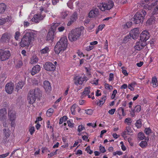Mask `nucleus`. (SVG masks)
Listing matches in <instances>:
<instances>
[{
    "instance_id": "63",
    "label": "nucleus",
    "mask_w": 158,
    "mask_h": 158,
    "mask_svg": "<svg viewBox=\"0 0 158 158\" xmlns=\"http://www.w3.org/2000/svg\"><path fill=\"white\" fill-rule=\"evenodd\" d=\"M6 22L5 18H2L0 19V25H2Z\"/></svg>"
},
{
    "instance_id": "56",
    "label": "nucleus",
    "mask_w": 158,
    "mask_h": 158,
    "mask_svg": "<svg viewBox=\"0 0 158 158\" xmlns=\"http://www.w3.org/2000/svg\"><path fill=\"white\" fill-rule=\"evenodd\" d=\"M7 76L6 74L3 73L1 75L0 77L2 81H4L6 79Z\"/></svg>"
},
{
    "instance_id": "49",
    "label": "nucleus",
    "mask_w": 158,
    "mask_h": 158,
    "mask_svg": "<svg viewBox=\"0 0 158 158\" xmlns=\"http://www.w3.org/2000/svg\"><path fill=\"white\" fill-rule=\"evenodd\" d=\"M144 132L146 135H148L151 133L152 130L150 128H147L145 129Z\"/></svg>"
},
{
    "instance_id": "23",
    "label": "nucleus",
    "mask_w": 158,
    "mask_h": 158,
    "mask_svg": "<svg viewBox=\"0 0 158 158\" xmlns=\"http://www.w3.org/2000/svg\"><path fill=\"white\" fill-rule=\"evenodd\" d=\"M3 135H4L3 139L6 140L7 139L9 138L10 135V131L9 129H4L3 130Z\"/></svg>"
},
{
    "instance_id": "19",
    "label": "nucleus",
    "mask_w": 158,
    "mask_h": 158,
    "mask_svg": "<svg viewBox=\"0 0 158 158\" xmlns=\"http://www.w3.org/2000/svg\"><path fill=\"white\" fill-rule=\"evenodd\" d=\"M99 14V11L97 9H95L90 11L89 14V17L90 18L97 17Z\"/></svg>"
},
{
    "instance_id": "38",
    "label": "nucleus",
    "mask_w": 158,
    "mask_h": 158,
    "mask_svg": "<svg viewBox=\"0 0 158 158\" xmlns=\"http://www.w3.org/2000/svg\"><path fill=\"white\" fill-rule=\"evenodd\" d=\"M67 118V116H64L62 117L59 120V124H62L63 122H65Z\"/></svg>"
},
{
    "instance_id": "11",
    "label": "nucleus",
    "mask_w": 158,
    "mask_h": 158,
    "mask_svg": "<svg viewBox=\"0 0 158 158\" xmlns=\"http://www.w3.org/2000/svg\"><path fill=\"white\" fill-rule=\"evenodd\" d=\"M10 56V51L7 50H1L0 60L5 61L8 59Z\"/></svg>"
},
{
    "instance_id": "1",
    "label": "nucleus",
    "mask_w": 158,
    "mask_h": 158,
    "mask_svg": "<svg viewBox=\"0 0 158 158\" xmlns=\"http://www.w3.org/2000/svg\"><path fill=\"white\" fill-rule=\"evenodd\" d=\"M67 42L68 40L66 36L61 37L54 47V50L55 53L58 54L60 52L64 51L67 47Z\"/></svg>"
},
{
    "instance_id": "3",
    "label": "nucleus",
    "mask_w": 158,
    "mask_h": 158,
    "mask_svg": "<svg viewBox=\"0 0 158 158\" xmlns=\"http://www.w3.org/2000/svg\"><path fill=\"white\" fill-rule=\"evenodd\" d=\"M146 15V12L145 10L137 12L134 17V23L135 24L143 23Z\"/></svg>"
},
{
    "instance_id": "18",
    "label": "nucleus",
    "mask_w": 158,
    "mask_h": 158,
    "mask_svg": "<svg viewBox=\"0 0 158 158\" xmlns=\"http://www.w3.org/2000/svg\"><path fill=\"white\" fill-rule=\"evenodd\" d=\"M14 88L13 83L10 82L6 84L5 86L6 92L9 94H11L13 92Z\"/></svg>"
},
{
    "instance_id": "9",
    "label": "nucleus",
    "mask_w": 158,
    "mask_h": 158,
    "mask_svg": "<svg viewBox=\"0 0 158 158\" xmlns=\"http://www.w3.org/2000/svg\"><path fill=\"white\" fill-rule=\"evenodd\" d=\"M11 35L8 33L3 34L0 39V41L3 43L9 44L11 40Z\"/></svg>"
},
{
    "instance_id": "45",
    "label": "nucleus",
    "mask_w": 158,
    "mask_h": 158,
    "mask_svg": "<svg viewBox=\"0 0 158 158\" xmlns=\"http://www.w3.org/2000/svg\"><path fill=\"white\" fill-rule=\"evenodd\" d=\"M138 138L141 140L144 139L145 137L144 133L141 132H140L138 134Z\"/></svg>"
},
{
    "instance_id": "8",
    "label": "nucleus",
    "mask_w": 158,
    "mask_h": 158,
    "mask_svg": "<svg viewBox=\"0 0 158 158\" xmlns=\"http://www.w3.org/2000/svg\"><path fill=\"white\" fill-rule=\"evenodd\" d=\"M8 114L9 119L11 122V126L14 129L15 126V122L16 118V113L14 111L10 110L8 112Z\"/></svg>"
},
{
    "instance_id": "50",
    "label": "nucleus",
    "mask_w": 158,
    "mask_h": 158,
    "mask_svg": "<svg viewBox=\"0 0 158 158\" xmlns=\"http://www.w3.org/2000/svg\"><path fill=\"white\" fill-rule=\"evenodd\" d=\"M85 129V127L82 125H79L78 126L77 131L80 132Z\"/></svg>"
},
{
    "instance_id": "2",
    "label": "nucleus",
    "mask_w": 158,
    "mask_h": 158,
    "mask_svg": "<svg viewBox=\"0 0 158 158\" xmlns=\"http://www.w3.org/2000/svg\"><path fill=\"white\" fill-rule=\"evenodd\" d=\"M42 96L41 91L38 88L30 90L28 95V100L31 104L34 103L36 98L39 99Z\"/></svg>"
},
{
    "instance_id": "59",
    "label": "nucleus",
    "mask_w": 158,
    "mask_h": 158,
    "mask_svg": "<svg viewBox=\"0 0 158 158\" xmlns=\"http://www.w3.org/2000/svg\"><path fill=\"white\" fill-rule=\"evenodd\" d=\"M10 154L9 152H8L4 154H3L0 155V156L1 158H5L9 154Z\"/></svg>"
},
{
    "instance_id": "27",
    "label": "nucleus",
    "mask_w": 158,
    "mask_h": 158,
    "mask_svg": "<svg viewBox=\"0 0 158 158\" xmlns=\"http://www.w3.org/2000/svg\"><path fill=\"white\" fill-rule=\"evenodd\" d=\"M90 88L89 87H86L85 88L81 95V97L82 98L87 96L90 93Z\"/></svg>"
},
{
    "instance_id": "62",
    "label": "nucleus",
    "mask_w": 158,
    "mask_h": 158,
    "mask_svg": "<svg viewBox=\"0 0 158 158\" xmlns=\"http://www.w3.org/2000/svg\"><path fill=\"white\" fill-rule=\"evenodd\" d=\"M85 151L87 153H89L90 154H91L93 153V151L90 150V148L89 147H87L85 149Z\"/></svg>"
},
{
    "instance_id": "22",
    "label": "nucleus",
    "mask_w": 158,
    "mask_h": 158,
    "mask_svg": "<svg viewBox=\"0 0 158 158\" xmlns=\"http://www.w3.org/2000/svg\"><path fill=\"white\" fill-rule=\"evenodd\" d=\"M40 66L39 65H36L34 66L32 69L31 74L33 76L38 73L40 70Z\"/></svg>"
},
{
    "instance_id": "39",
    "label": "nucleus",
    "mask_w": 158,
    "mask_h": 158,
    "mask_svg": "<svg viewBox=\"0 0 158 158\" xmlns=\"http://www.w3.org/2000/svg\"><path fill=\"white\" fill-rule=\"evenodd\" d=\"M133 110L135 112H139L141 110V106L139 105H137L134 107Z\"/></svg>"
},
{
    "instance_id": "30",
    "label": "nucleus",
    "mask_w": 158,
    "mask_h": 158,
    "mask_svg": "<svg viewBox=\"0 0 158 158\" xmlns=\"http://www.w3.org/2000/svg\"><path fill=\"white\" fill-rule=\"evenodd\" d=\"M24 85V83L23 81H20L18 82L16 85V89L18 91L20 89H22Z\"/></svg>"
},
{
    "instance_id": "12",
    "label": "nucleus",
    "mask_w": 158,
    "mask_h": 158,
    "mask_svg": "<svg viewBox=\"0 0 158 158\" xmlns=\"http://www.w3.org/2000/svg\"><path fill=\"white\" fill-rule=\"evenodd\" d=\"M6 114L7 112L6 109L4 108L0 110V121H4L3 125L5 127L8 126L6 123Z\"/></svg>"
},
{
    "instance_id": "6",
    "label": "nucleus",
    "mask_w": 158,
    "mask_h": 158,
    "mask_svg": "<svg viewBox=\"0 0 158 158\" xmlns=\"http://www.w3.org/2000/svg\"><path fill=\"white\" fill-rule=\"evenodd\" d=\"M87 77L85 75L82 77L79 75H75L73 77V82L76 85H81L84 81H87Z\"/></svg>"
},
{
    "instance_id": "47",
    "label": "nucleus",
    "mask_w": 158,
    "mask_h": 158,
    "mask_svg": "<svg viewBox=\"0 0 158 158\" xmlns=\"http://www.w3.org/2000/svg\"><path fill=\"white\" fill-rule=\"evenodd\" d=\"M5 18L6 19V22L10 21L11 22H13L14 21V19L11 17L7 16Z\"/></svg>"
},
{
    "instance_id": "60",
    "label": "nucleus",
    "mask_w": 158,
    "mask_h": 158,
    "mask_svg": "<svg viewBox=\"0 0 158 158\" xmlns=\"http://www.w3.org/2000/svg\"><path fill=\"white\" fill-rule=\"evenodd\" d=\"M99 150L100 152L102 153H104L106 151L105 148L102 146H100L99 147Z\"/></svg>"
},
{
    "instance_id": "53",
    "label": "nucleus",
    "mask_w": 158,
    "mask_h": 158,
    "mask_svg": "<svg viewBox=\"0 0 158 158\" xmlns=\"http://www.w3.org/2000/svg\"><path fill=\"white\" fill-rule=\"evenodd\" d=\"M105 25L104 24L99 25L98 27V30L96 31V33L97 34L98 31H102V29L104 28V27H105Z\"/></svg>"
},
{
    "instance_id": "25",
    "label": "nucleus",
    "mask_w": 158,
    "mask_h": 158,
    "mask_svg": "<svg viewBox=\"0 0 158 158\" xmlns=\"http://www.w3.org/2000/svg\"><path fill=\"white\" fill-rule=\"evenodd\" d=\"M60 23H55L52 24L49 31L53 32L54 33L56 32V28L60 25Z\"/></svg>"
},
{
    "instance_id": "4",
    "label": "nucleus",
    "mask_w": 158,
    "mask_h": 158,
    "mask_svg": "<svg viewBox=\"0 0 158 158\" xmlns=\"http://www.w3.org/2000/svg\"><path fill=\"white\" fill-rule=\"evenodd\" d=\"M40 12L34 15L31 19V21L35 23H38L40 20L43 19L45 16L46 11L43 7L40 9Z\"/></svg>"
},
{
    "instance_id": "10",
    "label": "nucleus",
    "mask_w": 158,
    "mask_h": 158,
    "mask_svg": "<svg viewBox=\"0 0 158 158\" xmlns=\"http://www.w3.org/2000/svg\"><path fill=\"white\" fill-rule=\"evenodd\" d=\"M24 33L25 34L24 36L31 40L34 39L35 35V32L34 30L30 29H26L24 31Z\"/></svg>"
},
{
    "instance_id": "34",
    "label": "nucleus",
    "mask_w": 158,
    "mask_h": 158,
    "mask_svg": "<svg viewBox=\"0 0 158 158\" xmlns=\"http://www.w3.org/2000/svg\"><path fill=\"white\" fill-rule=\"evenodd\" d=\"M77 105L74 104H73L71 107V110L72 113V114L73 115H75L76 113L75 109L77 108Z\"/></svg>"
},
{
    "instance_id": "36",
    "label": "nucleus",
    "mask_w": 158,
    "mask_h": 158,
    "mask_svg": "<svg viewBox=\"0 0 158 158\" xmlns=\"http://www.w3.org/2000/svg\"><path fill=\"white\" fill-rule=\"evenodd\" d=\"M53 111V109L52 108L49 109L47 111V115L48 117H50L52 115Z\"/></svg>"
},
{
    "instance_id": "17",
    "label": "nucleus",
    "mask_w": 158,
    "mask_h": 158,
    "mask_svg": "<svg viewBox=\"0 0 158 158\" xmlns=\"http://www.w3.org/2000/svg\"><path fill=\"white\" fill-rule=\"evenodd\" d=\"M139 33V29L136 28L133 29L130 32V36L133 39H137Z\"/></svg>"
},
{
    "instance_id": "28",
    "label": "nucleus",
    "mask_w": 158,
    "mask_h": 158,
    "mask_svg": "<svg viewBox=\"0 0 158 158\" xmlns=\"http://www.w3.org/2000/svg\"><path fill=\"white\" fill-rule=\"evenodd\" d=\"M4 143L6 146H8L11 145L12 143H13V137H9L8 139H7L6 140H4Z\"/></svg>"
},
{
    "instance_id": "54",
    "label": "nucleus",
    "mask_w": 158,
    "mask_h": 158,
    "mask_svg": "<svg viewBox=\"0 0 158 158\" xmlns=\"http://www.w3.org/2000/svg\"><path fill=\"white\" fill-rule=\"evenodd\" d=\"M114 75L112 73H110L109 75V81H112L114 79Z\"/></svg>"
},
{
    "instance_id": "58",
    "label": "nucleus",
    "mask_w": 158,
    "mask_h": 158,
    "mask_svg": "<svg viewBox=\"0 0 158 158\" xmlns=\"http://www.w3.org/2000/svg\"><path fill=\"white\" fill-rule=\"evenodd\" d=\"M94 48V46L92 45L87 46L85 48V50L87 51H89L92 50Z\"/></svg>"
},
{
    "instance_id": "29",
    "label": "nucleus",
    "mask_w": 158,
    "mask_h": 158,
    "mask_svg": "<svg viewBox=\"0 0 158 158\" xmlns=\"http://www.w3.org/2000/svg\"><path fill=\"white\" fill-rule=\"evenodd\" d=\"M38 60V58L36 55H33L31 58L30 63L31 64H34L37 63Z\"/></svg>"
},
{
    "instance_id": "21",
    "label": "nucleus",
    "mask_w": 158,
    "mask_h": 158,
    "mask_svg": "<svg viewBox=\"0 0 158 158\" xmlns=\"http://www.w3.org/2000/svg\"><path fill=\"white\" fill-rule=\"evenodd\" d=\"M43 86L46 92L49 91L51 90V86L49 82L48 81H44L43 83Z\"/></svg>"
},
{
    "instance_id": "33",
    "label": "nucleus",
    "mask_w": 158,
    "mask_h": 158,
    "mask_svg": "<svg viewBox=\"0 0 158 158\" xmlns=\"http://www.w3.org/2000/svg\"><path fill=\"white\" fill-rule=\"evenodd\" d=\"M6 5L4 3L0 4V13L4 12L6 9Z\"/></svg>"
},
{
    "instance_id": "5",
    "label": "nucleus",
    "mask_w": 158,
    "mask_h": 158,
    "mask_svg": "<svg viewBox=\"0 0 158 158\" xmlns=\"http://www.w3.org/2000/svg\"><path fill=\"white\" fill-rule=\"evenodd\" d=\"M82 30L80 28H77L73 30L69 34V38L71 41H75L80 37Z\"/></svg>"
},
{
    "instance_id": "16",
    "label": "nucleus",
    "mask_w": 158,
    "mask_h": 158,
    "mask_svg": "<svg viewBox=\"0 0 158 158\" xmlns=\"http://www.w3.org/2000/svg\"><path fill=\"white\" fill-rule=\"evenodd\" d=\"M31 41V40L29 38L23 36L20 42V46L23 48L28 47Z\"/></svg>"
},
{
    "instance_id": "13",
    "label": "nucleus",
    "mask_w": 158,
    "mask_h": 158,
    "mask_svg": "<svg viewBox=\"0 0 158 158\" xmlns=\"http://www.w3.org/2000/svg\"><path fill=\"white\" fill-rule=\"evenodd\" d=\"M44 69L47 71L52 72L56 69L55 65L50 62H47L44 65Z\"/></svg>"
},
{
    "instance_id": "61",
    "label": "nucleus",
    "mask_w": 158,
    "mask_h": 158,
    "mask_svg": "<svg viewBox=\"0 0 158 158\" xmlns=\"http://www.w3.org/2000/svg\"><path fill=\"white\" fill-rule=\"evenodd\" d=\"M23 65V63L21 61H19L16 65V67L18 68H20Z\"/></svg>"
},
{
    "instance_id": "26",
    "label": "nucleus",
    "mask_w": 158,
    "mask_h": 158,
    "mask_svg": "<svg viewBox=\"0 0 158 158\" xmlns=\"http://www.w3.org/2000/svg\"><path fill=\"white\" fill-rule=\"evenodd\" d=\"M133 131L130 127H127L124 131L123 132L124 135H132Z\"/></svg>"
},
{
    "instance_id": "42",
    "label": "nucleus",
    "mask_w": 158,
    "mask_h": 158,
    "mask_svg": "<svg viewBox=\"0 0 158 158\" xmlns=\"http://www.w3.org/2000/svg\"><path fill=\"white\" fill-rule=\"evenodd\" d=\"M85 113L89 115H92L93 112V110L91 109L85 110Z\"/></svg>"
},
{
    "instance_id": "51",
    "label": "nucleus",
    "mask_w": 158,
    "mask_h": 158,
    "mask_svg": "<svg viewBox=\"0 0 158 158\" xmlns=\"http://www.w3.org/2000/svg\"><path fill=\"white\" fill-rule=\"evenodd\" d=\"M20 35V33L19 31H16L15 33V38L16 40H18L19 39V37Z\"/></svg>"
},
{
    "instance_id": "20",
    "label": "nucleus",
    "mask_w": 158,
    "mask_h": 158,
    "mask_svg": "<svg viewBox=\"0 0 158 158\" xmlns=\"http://www.w3.org/2000/svg\"><path fill=\"white\" fill-rule=\"evenodd\" d=\"M77 19V14L75 12L71 16L70 19V20L68 23L67 25L70 26Z\"/></svg>"
},
{
    "instance_id": "48",
    "label": "nucleus",
    "mask_w": 158,
    "mask_h": 158,
    "mask_svg": "<svg viewBox=\"0 0 158 158\" xmlns=\"http://www.w3.org/2000/svg\"><path fill=\"white\" fill-rule=\"evenodd\" d=\"M123 154V152L120 151H117L115 152H114L113 153V155L114 156H115L116 155H118L119 156Z\"/></svg>"
},
{
    "instance_id": "31",
    "label": "nucleus",
    "mask_w": 158,
    "mask_h": 158,
    "mask_svg": "<svg viewBox=\"0 0 158 158\" xmlns=\"http://www.w3.org/2000/svg\"><path fill=\"white\" fill-rule=\"evenodd\" d=\"M50 51V50L49 47L48 46H46L44 48L40 50V52L41 54H48Z\"/></svg>"
},
{
    "instance_id": "35",
    "label": "nucleus",
    "mask_w": 158,
    "mask_h": 158,
    "mask_svg": "<svg viewBox=\"0 0 158 158\" xmlns=\"http://www.w3.org/2000/svg\"><path fill=\"white\" fill-rule=\"evenodd\" d=\"M142 124L140 119L137 120L135 123V126L137 128H140L142 127Z\"/></svg>"
},
{
    "instance_id": "24",
    "label": "nucleus",
    "mask_w": 158,
    "mask_h": 158,
    "mask_svg": "<svg viewBox=\"0 0 158 158\" xmlns=\"http://www.w3.org/2000/svg\"><path fill=\"white\" fill-rule=\"evenodd\" d=\"M55 34L50 31H49L46 36V40L47 41L51 40L52 41H53Z\"/></svg>"
},
{
    "instance_id": "43",
    "label": "nucleus",
    "mask_w": 158,
    "mask_h": 158,
    "mask_svg": "<svg viewBox=\"0 0 158 158\" xmlns=\"http://www.w3.org/2000/svg\"><path fill=\"white\" fill-rule=\"evenodd\" d=\"M125 123H127L128 125H131L132 122L131 118H126L125 121Z\"/></svg>"
},
{
    "instance_id": "41",
    "label": "nucleus",
    "mask_w": 158,
    "mask_h": 158,
    "mask_svg": "<svg viewBox=\"0 0 158 158\" xmlns=\"http://www.w3.org/2000/svg\"><path fill=\"white\" fill-rule=\"evenodd\" d=\"M74 0H69L67 3V5L71 9H73V1Z\"/></svg>"
},
{
    "instance_id": "40",
    "label": "nucleus",
    "mask_w": 158,
    "mask_h": 158,
    "mask_svg": "<svg viewBox=\"0 0 158 158\" xmlns=\"http://www.w3.org/2000/svg\"><path fill=\"white\" fill-rule=\"evenodd\" d=\"M29 131L30 132V134L31 135H32L35 131V127L34 126H29Z\"/></svg>"
},
{
    "instance_id": "7",
    "label": "nucleus",
    "mask_w": 158,
    "mask_h": 158,
    "mask_svg": "<svg viewBox=\"0 0 158 158\" xmlns=\"http://www.w3.org/2000/svg\"><path fill=\"white\" fill-rule=\"evenodd\" d=\"M113 2L111 0L108 1L106 3H102L100 6V9L102 11H104L106 10H110L113 6Z\"/></svg>"
},
{
    "instance_id": "55",
    "label": "nucleus",
    "mask_w": 158,
    "mask_h": 158,
    "mask_svg": "<svg viewBox=\"0 0 158 158\" xmlns=\"http://www.w3.org/2000/svg\"><path fill=\"white\" fill-rule=\"evenodd\" d=\"M68 14L66 11L63 12L61 13V16L63 18H65L68 15Z\"/></svg>"
},
{
    "instance_id": "15",
    "label": "nucleus",
    "mask_w": 158,
    "mask_h": 158,
    "mask_svg": "<svg viewBox=\"0 0 158 158\" xmlns=\"http://www.w3.org/2000/svg\"><path fill=\"white\" fill-rule=\"evenodd\" d=\"M147 44L146 43H145L140 40L139 41L137 42L135 46H134L135 49L137 51H140L143 49Z\"/></svg>"
},
{
    "instance_id": "57",
    "label": "nucleus",
    "mask_w": 158,
    "mask_h": 158,
    "mask_svg": "<svg viewBox=\"0 0 158 158\" xmlns=\"http://www.w3.org/2000/svg\"><path fill=\"white\" fill-rule=\"evenodd\" d=\"M67 123L69 127H74V123L71 122L70 120H67Z\"/></svg>"
},
{
    "instance_id": "52",
    "label": "nucleus",
    "mask_w": 158,
    "mask_h": 158,
    "mask_svg": "<svg viewBox=\"0 0 158 158\" xmlns=\"http://www.w3.org/2000/svg\"><path fill=\"white\" fill-rule=\"evenodd\" d=\"M104 85L105 88L106 89L111 90L113 89V87L112 85H110L107 83H105L104 84Z\"/></svg>"
},
{
    "instance_id": "64",
    "label": "nucleus",
    "mask_w": 158,
    "mask_h": 158,
    "mask_svg": "<svg viewBox=\"0 0 158 158\" xmlns=\"http://www.w3.org/2000/svg\"><path fill=\"white\" fill-rule=\"evenodd\" d=\"M115 111V109H112L109 111L108 113L110 114L113 115L114 114Z\"/></svg>"
},
{
    "instance_id": "37",
    "label": "nucleus",
    "mask_w": 158,
    "mask_h": 158,
    "mask_svg": "<svg viewBox=\"0 0 158 158\" xmlns=\"http://www.w3.org/2000/svg\"><path fill=\"white\" fill-rule=\"evenodd\" d=\"M148 145V143L146 141H142L139 143V146L142 148H145Z\"/></svg>"
},
{
    "instance_id": "46",
    "label": "nucleus",
    "mask_w": 158,
    "mask_h": 158,
    "mask_svg": "<svg viewBox=\"0 0 158 158\" xmlns=\"http://www.w3.org/2000/svg\"><path fill=\"white\" fill-rule=\"evenodd\" d=\"M117 93V91L116 89H115L113 90L112 94L111 96V98L112 99H114V98Z\"/></svg>"
},
{
    "instance_id": "14",
    "label": "nucleus",
    "mask_w": 158,
    "mask_h": 158,
    "mask_svg": "<svg viewBox=\"0 0 158 158\" xmlns=\"http://www.w3.org/2000/svg\"><path fill=\"white\" fill-rule=\"evenodd\" d=\"M150 36L149 32L147 30H144L140 35V40L146 43L147 40L149 39Z\"/></svg>"
},
{
    "instance_id": "44",
    "label": "nucleus",
    "mask_w": 158,
    "mask_h": 158,
    "mask_svg": "<svg viewBox=\"0 0 158 158\" xmlns=\"http://www.w3.org/2000/svg\"><path fill=\"white\" fill-rule=\"evenodd\" d=\"M106 96H103L100 100L99 102L100 105H102L105 103L106 100Z\"/></svg>"
},
{
    "instance_id": "32",
    "label": "nucleus",
    "mask_w": 158,
    "mask_h": 158,
    "mask_svg": "<svg viewBox=\"0 0 158 158\" xmlns=\"http://www.w3.org/2000/svg\"><path fill=\"white\" fill-rule=\"evenodd\" d=\"M152 82L153 84V86L154 87H156L158 85V83L157 78L156 77H153L152 78Z\"/></svg>"
}]
</instances>
